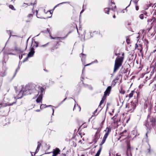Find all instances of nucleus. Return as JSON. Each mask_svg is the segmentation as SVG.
Segmentation results:
<instances>
[{
    "instance_id": "f257e3e1",
    "label": "nucleus",
    "mask_w": 156,
    "mask_h": 156,
    "mask_svg": "<svg viewBox=\"0 0 156 156\" xmlns=\"http://www.w3.org/2000/svg\"><path fill=\"white\" fill-rule=\"evenodd\" d=\"M36 90V89L34 87H33L32 89L31 88L28 89L27 87H26L25 89L24 88L22 90L19 92L16 97H14V98L15 99V101H16V102L17 99L21 98L24 95L31 94L33 93H35V91Z\"/></svg>"
},
{
    "instance_id": "f03ea898",
    "label": "nucleus",
    "mask_w": 156,
    "mask_h": 156,
    "mask_svg": "<svg viewBox=\"0 0 156 156\" xmlns=\"http://www.w3.org/2000/svg\"><path fill=\"white\" fill-rule=\"evenodd\" d=\"M27 3H24L23 6L25 7H27V6H31L32 9V13L29 14L27 16V17L29 20V21L32 19L33 16V15L35 13V10H34V5L36 4V0H27Z\"/></svg>"
},
{
    "instance_id": "7ed1b4c3",
    "label": "nucleus",
    "mask_w": 156,
    "mask_h": 156,
    "mask_svg": "<svg viewBox=\"0 0 156 156\" xmlns=\"http://www.w3.org/2000/svg\"><path fill=\"white\" fill-rule=\"evenodd\" d=\"M59 42L58 41H53L51 43H48L45 44L41 45V47H44L48 45L50 46V50L51 52L57 51L59 48Z\"/></svg>"
},
{
    "instance_id": "20e7f679",
    "label": "nucleus",
    "mask_w": 156,
    "mask_h": 156,
    "mask_svg": "<svg viewBox=\"0 0 156 156\" xmlns=\"http://www.w3.org/2000/svg\"><path fill=\"white\" fill-rule=\"evenodd\" d=\"M38 90H36L35 91V93H36L35 95L37 96L39 95L38 97L37 98L36 100V102L37 103H40L41 102L42 99V96L43 93L44 91V89L42 87L39 86L38 87ZM36 89V88H35Z\"/></svg>"
},
{
    "instance_id": "39448f33",
    "label": "nucleus",
    "mask_w": 156,
    "mask_h": 156,
    "mask_svg": "<svg viewBox=\"0 0 156 156\" xmlns=\"http://www.w3.org/2000/svg\"><path fill=\"white\" fill-rule=\"evenodd\" d=\"M123 62L122 58H117L115 61L114 72H115L122 65Z\"/></svg>"
},
{
    "instance_id": "423d86ee",
    "label": "nucleus",
    "mask_w": 156,
    "mask_h": 156,
    "mask_svg": "<svg viewBox=\"0 0 156 156\" xmlns=\"http://www.w3.org/2000/svg\"><path fill=\"white\" fill-rule=\"evenodd\" d=\"M105 132H106V133L105 134L102 141L101 142V144H103L105 142L106 139L107 138L108 136L109 135V132H110V129L109 128H107L106 129L105 131Z\"/></svg>"
},
{
    "instance_id": "0eeeda50",
    "label": "nucleus",
    "mask_w": 156,
    "mask_h": 156,
    "mask_svg": "<svg viewBox=\"0 0 156 156\" xmlns=\"http://www.w3.org/2000/svg\"><path fill=\"white\" fill-rule=\"evenodd\" d=\"M60 152L59 149L58 148L54 149L52 151V156H57L59 153Z\"/></svg>"
},
{
    "instance_id": "6e6552de",
    "label": "nucleus",
    "mask_w": 156,
    "mask_h": 156,
    "mask_svg": "<svg viewBox=\"0 0 156 156\" xmlns=\"http://www.w3.org/2000/svg\"><path fill=\"white\" fill-rule=\"evenodd\" d=\"M34 53V49L33 48H32L28 54L27 56L29 57H32Z\"/></svg>"
},
{
    "instance_id": "1a4fd4ad",
    "label": "nucleus",
    "mask_w": 156,
    "mask_h": 156,
    "mask_svg": "<svg viewBox=\"0 0 156 156\" xmlns=\"http://www.w3.org/2000/svg\"><path fill=\"white\" fill-rule=\"evenodd\" d=\"M16 103V101H14L12 103H10L9 104H5L4 105H3V104L2 103L0 104V105L2 106V107H5L7 106H11L13 104H15Z\"/></svg>"
},
{
    "instance_id": "9d476101",
    "label": "nucleus",
    "mask_w": 156,
    "mask_h": 156,
    "mask_svg": "<svg viewBox=\"0 0 156 156\" xmlns=\"http://www.w3.org/2000/svg\"><path fill=\"white\" fill-rule=\"evenodd\" d=\"M33 45V48H37L38 47V43L36 41H34V42L32 43Z\"/></svg>"
},
{
    "instance_id": "9b49d317",
    "label": "nucleus",
    "mask_w": 156,
    "mask_h": 156,
    "mask_svg": "<svg viewBox=\"0 0 156 156\" xmlns=\"http://www.w3.org/2000/svg\"><path fill=\"white\" fill-rule=\"evenodd\" d=\"M2 69H3V70H4L3 73L2 74H0V75L1 76L3 77L5 75V72L7 69V67H3Z\"/></svg>"
},
{
    "instance_id": "f8f14e48",
    "label": "nucleus",
    "mask_w": 156,
    "mask_h": 156,
    "mask_svg": "<svg viewBox=\"0 0 156 156\" xmlns=\"http://www.w3.org/2000/svg\"><path fill=\"white\" fill-rule=\"evenodd\" d=\"M52 106L51 105H49L47 106L46 105H44V104H42L40 106V108L41 109H43L44 108H45L46 107H51Z\"/></svg>"
},
{
    "instance_id": "ddd939ff",
    "label": "nucleus",
    "mask_w": 156,
    "mask_h": 156,
    "mask_svg": "<svg viewBox=\"0 0 156 156\" xmlns=\"http://www.w3.org/2000/svg\"><path fill=\"white\" fill-rule=\"evenodd\" d=\"M37 143H38V144L37 145V149L36 150L35 153H37L38 152L39 149L41 145V144L39 142H37Z\"/></svg>"
},
{
    "instance_id": "4468645a",
    "label": "nucleus",
    "mask_w": 156,
    "mask_h": 156,
    "mask_svg": "<svg viewBox=\"0 0 156 156\" xmlns=\"http://www.w3.org/2000/svg\"><path fill=\"white\" fill-rule=\"evenodd\" d=\"M111 87L110 86H109L108 87V88H107L106 91L105 92L104 94V96H105L106 95V92H107V91L110 92L111 90Z\"/></svg>"
},
{
    "instance_id": "2eb2a0df",
    "label": "nucleus",
    "mask_w": 156,
    "mask_h": 156,
    "mask_svg": "<svg viewBox=\"0 0 156 156\" xmlns=\"http://www.w3.org/2000/svg\"><path fill=\"white\" fill-rule=\"evenodd\" d=\"M105 96H104L102 98V99L100 102V105H99V106H100L102 103H104V100L105 99Z\"/></svg>"
},
{
    "instance_id": "dca6fc26",
    "label": "nucleus",
    "mask_w": 156,
    "mask_h": 156,
    "mask_svg": "<svg viewBox=\"0 0 156 156\" xmlns=\"http://www.w3.org/2000/svg\"><path fill=\"white\" fill-rule=\"evenodd\" d=\"M134 93V91H132L129 94V98H131L133 96V93Z\"/></svg>"
},
{
    "instance_id": "f3484780",
    "label": "nucleus",
    "mask_w": 156,
    "mask_h": 156,
    "mask_svg": "<svg viewBox=\"0 0 156 156\" xmlns=\"http://www.w3.org/2000/svg\"><path fill=\"white\" fill-rule=\"evenodd\" d=\"M9 8L13 10H15L16 9L14 8L13 6L12 5H9Z\"/></svg>"
},
{
    "instance_id": "a211bd4d",
    "label": "nucleus",
    "mask_w": 156,
    "mask_h": 156,
    "mask_svg": "<svg viewBox=\"0 0 156 156\" xmlns=\"http://www.w3.org/2000/svg\"><path fill=\"white\" fill-rule=\"evenodd\" d=\"M110 9L109 8H105L104 10L105 13H107L108 14H109V11Z\"/></svg>"
},
{
    "instance_id": "6ab92c4d",
    "label": "nucleus",
    "mask_w": 156,
    "mask_h": 156,
    "mask_svg": "<svg viewBox=\"0 0 156 156\" xmlns=\"http://www.w3.org/2000/svg\"><path fill=\"white\" fill-rule=\"evenodd\" d=\"M52 10L48 11L47 12V13H49L51 16H49V17H51L52 16V13H51Z\"/></svg>"
},
{
    "instance_id": "aec40b11",
    "label": "nucleus",
    "mask_w": 156,
    "mask_h": 156,
    "mask_svg": "<svg viewBox=\"0 0 156 156\" xmlns=\"http://www.w3.org/2000/svg\"><path fill=\"white\" fill-rule=\"evenodd\" d=\"M29 57L27 56V57H26L23 60V62H25L27 61L28 60Z\"/></svg>"
},
{
    "instance_id": "412c9836",
    "label": "nucleus",
    "mask_w": 156,
    "mask_h": 156,
    "mask_svg": "<svg viewBox=\"0 0 156 156\" xmlns=\"http://www.w3.org/2000/svg\"><path fill=\"white\" fill-rule=\"evenodd\" d=\"M139 17L141 19H143L144 18V15L143 14H141L140 15Z\"/></svg>"
},
{
    "instance_id": "4be33fe9",
    "label": "nucleus",
    "mask_w": 156,
    "mask_h": 156,
    "mask_svg": "<svg viewBox=\"0 0 156 156\" xmlns=\"http://www.w3.org/2000/svg\"><path fill=\"white\" fill-rule=\"evenodd\" d=\"M15 50L16 51H20L21 52H23V51H21L19 49L16 47L15 48Z\"/></svg>"
},
{
    "instance_id": "5701e85b",
    "label": "nucleus",
    "mask_w": 156,
    "mask_h": 156,
    "mask_svg": "<svg viewBox=\"0 0 156 156\" xmlns=\"http://www.w3.org/2000/svg\"><path fill=\"white\" fill-rule=\"evenodd\" d=\"M130 148V146L129 144H128L127 146V150H129Z\"/></svg>"
},
{
    "instance_id": "b1692460",
    "label": "nucleus",
    "mask_w": 156,
    "mask_h": 156,
    "mask_svg": "<svg viewBox=\"0 0 156 156\" xmlns=\"http://www.w3.org/2000/svg\"><path fill=\"white\" fill-rule=\"evenodd\" d=\"M120 93L122 94H123L125 93V91L123 90H121L120 91Z\"/></svg>"
},
{
    "instance_id": "393cba45",
    "label": "nucleus",
    "mask_w": 156,
    "mask_h": 156,
    "mask_svg": "<svg viewBox=\"0 0 156 156\" xmlns=\"http://www.w3.org/2000/svg\"><path fill=\"white\" fill-rule=\"evenodd\" d=\"M97 109H96V110L94 111V113H93V115H92V117L94 116V115H95V114L97 112Z\"/></svg>"
},
{
    "instance_id": "a878e982",
    "label": "nucleus",
    "mask_w": 156,
    "mask_h": 156,
    "mask_svg": "<svg viewBox=\"0 0 156 156\" xmlns=\"http://www.w3.org/2000/svg\"><path fill=\"white\" fill-rule=\"evenodd\" d=\"M100 153L99 152H98L97 153H96V155H95V156H99V155H100Z\"/></svg>"
},
{
    "instance_id": "bb28decb",
    "label": "nucleus",
    "mask_w": 156,
    "mask_h": 156,
    "mask_svg": "<svg viewBox=\"0 0 156 156\" xmlns=\"http://www.w3.org/2000/svg\"><path fill=\"white\" fill-rule=\"evenodd\" d=\"M24 54H23V55L22 54L21 56H19V58L20 59H22V57H23V55H24Z\"/></svg>"
},
{
    "instance_id": "cd10ccee",
    "label": "nucleus",
    "mask_w": 156,
    "mask_h": 156,
    "mask_svg": "<svg viewBox=\"0 0 156 156\" xmlns=\"http://www.w3.org/2000/svg\"><path fill=\"white\" fill-rule=\"evenodd\" d=\"M36 16H37V18H40V17H38V16H37V13H38L37 11L36 10Z\"/></svg>"
},
{
    "instance_id": "c85d7f7f",
    "label": "nucleus",
    "mask_w": 156,
    "mask_h": 156,
    "mask_svg": "<svg viewBox=\"0 0 156 156\" xmlns=\"http://www.w3.org/2000/svg\"><path fill=\"white\" fill-rule=\"evenodd\" d=\"M64 38H62V37H57V39H63Z\"/></svg>"
},
{
    "instance_id": "c756f323",
    "label": "nucleus",
    "mask_w": 156,
    "mask_h": 156,
    "mask_svg": "<svg viewBox=\"0 0 156 156\" xmlns=\"http://www.w3.org/2000/svg\"><path fill=\"white\" fill-rule=\"evenodd\" d=\"M139 8L138 7H136V9L137 10H138Z\"/></svg>"
},
{
    "instance_id": "7c9ffc66",
    "label": "nucleus",
    "mask_w": 156,
    "mask_h": 156,
    "mask_svg": "<svg viewBox=\"0 0 156 156\" xmlns=\"http://www.w3.org/2000/svg\"><path fill=\"white\" fill-rule=\"evenodd\" d=\"M110 93V92H109V91H107V92H106V95L107 94H109Z\"/></svg>"
},
{
    "instance_id": "2f4dec72",
    "label": "nucleus",
    "mask_w": 156,
    "mask_h": 156,
    "mask_svg": "<svg viewBox=\"0 0 156 156\" xmlns=\"http://www.w3.org/2000/svg\"><path fill=\"white\" fill-rule=\"evenodd\" d=\"M27 44L26 45V48L25 49V50H26L27 48Z\"/></svg>"
},
{
    "instance_id": "473e14b6",
    "label": "nucleus",
    "mask_w": 156,
    "mask_h": 156,
    "mask_svg": "<svg viewBox=\"0 0 156 156\" xmlns=\"http://www.w3.org/2000/svg\"><path fill=\"white\" fill-rule=\"evenodd\" d=\"M78 108H79V111H80V107H78Z\"/></svg>"
},
{
    "instance_id": "72a5a7b5",
    "label": "nucleus",
    "mask_w": 156,
    "mask_h": 156,
    "mask_svg": "<svg viewBox=\"0 0 156 156\" xmlns=\"http://www.w3.org/2000/svg\"><path fill=\"white\" fill-rule=\"evenodd\" d=\"M113 17L115 18V15H114L113 16Z\"/></svg>"
},
{
    "instance_id": "f704fd0d",
    "label": "nucleus",
    "mask_w": 156,
    "mask_h": 156,
    "mask_svg": "<svg viewBox=\"0 0 156 156\" xmlns=\"http://www.w3.org/2000/svg\"><path fill=\"white\" fill-rule=\"evenodd\" d=\"M66 99V98L65 99H64V100L62 101V102H63Z\"/></svg>"
},
{
    "instance_id": "c9c22d12",
    "label": "nucleus",
    "mask_w": 156,
    "mask_h": 156,
    "mask_svg": "<svg viewBox=\"0 0 156 156\" xmlns=\"http://www.w3.org/2000/svg\"><path fill=\"white\" fill-rule=\"evenodd\" d=\"M98 152H99L100 153V150H99V151H98Z\"/></svg>"
},
{
    "instance_id": "e433bc0d",
    "label": "nucleus",
    "mask_w": 156,
    "mask_h": 156,
    "mask_svg": "<svg viewBox=\"0 0 156 156\" xmlns=\"http://www.w3.org/2000/svg\"><path fill=\"white\" fill-rule=\"evenodd\" d=\"M136 47H138V45L136 44Z\"/></svg>"
},
{
    "instance_id": "4c0bfd02",
    "label": "nucleus",
    "mask_w": 156,
    "mask_h": 156,
    "mask_svg": "<svg viewBox=\"0 0 156 156\" xmlns=\"http://www.w3.org/2000/svg\"><path fill=\"white\" fill-rule=\"evenodd\" d=\"M68 33L66 34V36H67V35H68Z\"/></svg>"
},
{
    "instance_id": "58836bf2",
    "label": "nucleus",
    "mask_w": 156,
    "mask_h": 156,
    "mask_svg": "<svg viewBox=\"0 0 156 156\" xmlns=\"http://www.w3.org/2000/svg\"><path fill=\"white\" fill-rule=\"evenodd\" d=\"M90 65V64H87V65L86 66H88V65Z\"/></svg>"
},
{
    "instance_id": "ea45409f",
    "label": "nucleus",
    "mask_w": 156,
    "mask_h": 156,
    "mask_svg": "<svg viewBox=\"0 0 156 156\" xmlns=\"http://www.w3.org/2000/svg\"><path fill=\"white\" fill-rule=\"evenodd\" d=\"M82 11H82L81 12H82Z\"/></svg>"
}]
</instances>
